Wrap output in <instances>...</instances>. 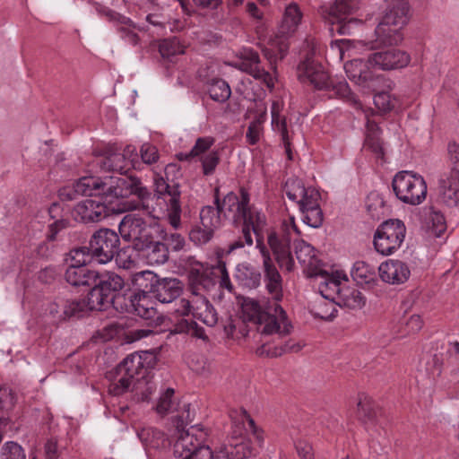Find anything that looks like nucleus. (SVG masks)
<instances>
[{"label":"nucleus","instance_id":"64","mask_svg":"<svg viewBox=\"0 0 459 459\" xmlns=\"http://www.w3.org/2000/svg\"><path fill=\"white\" fill-rule=\"evenodd\" d=\"M447 152L452 163L451 169H457L459 170V144L455 142L449 143Z\"/></svg>","mask_w":459,"mask_h":459},{"label":"nucleus","instance_id":"9","mask_svg":"<svg viewBox=\"0 0 459 459\" xmlns=\"http://www.w3.org/2000/svg\"><path fill=\"white\" fill-rule=\"evenodd\" d=\"M392 186L396 197L404 204L419 205L426 199V181L422 176L412 171L396 173Z\"/></svg>","mask_w":459,"mask_h":459},{"label":"nucleus","instance_id":"52","mask_svg":"<svg viewBox=\"0 0 459 459\" xmlns=\"http://www.w3.org/2000/svg\"><path fill=\"white\" fill-rule=\"evenodd\" d=\"M214 232L203 227L201 224L195 226L189 232V238L195 245L202 246L208 243Z\"/></svg>","mask_w":459,"mask_h":459},{"label":"nucleus","instance_id":"4","mask_svg":"<svg viewBox=\"0 0 459 459\" xmlns=\"http://www.w3.org/2000/svg\"><path fill=\"white\" fill-rule=\"evenodd\" d=\"M148 353H132L127 355L107 377L110 380L109 394L118 396L129 391L132 383L148 376L149 366L146 364Z\"/></svg>","mask_w":459,"mask_h":459},{"label":"nucleus","instance_id":"3","mask_svg":"<svg viewBox=\"0 0 459 459\" xmlns=\"http://www.w3.org/2000/svg\"><path fill=\"white\" fill-rule=\"evenodd\" d=\"M240 221H242V235L247 246L253 245L251 230L254 232L256 238V246L263 256L264 273H266V276L271 281V288L277 287L280 273L271 257L270 251L264 243V230L267 224L265 214L248 203L244 212H242L239 218Z\"/></svg>","mask_w":459,"mask_h":459},{"label":"nucleus","instance_id":"16","mask_svg":"<svg viewBox=\"0 0 459 459\" xmlns=\"http://www.w3.org/2000/svg\"><path fill=\"white\" fill-rule=\"evenodd\" d=\"M239 195L240 196H238L235 193L230 192L223 197L222 201H221L219 198V189H215L214 203L219 212L234 223L239 222L242 212H244L246 205L250 202V195L247 190L241 187Z\"/></svg>","mask_w":459,"mask_h":459},{"label":"nucleus","instance_id":"34","mask_svg":"<svg viewBox=\"0 0 459 459\" xmlns=\"http://www.w3.org/2000/svg\"><path fill=\"white\" fill-rule=\"evenodd\" d=\"M302 13L297 4H290L286 8L281 24L279 29L281 36L284 37L294 32L299 24Z\"/></svg>","mask_w":459,"mask_h":459},{"label":"nucleus","instance_id":"49","mask_svg":"<svg viewBox=\"0 0 459 459\" xmlns=\"http://www.w3.org/2000/svg\"><path fill=\"white\" fill-rule=\"evenodd\" d=\"M141 441L150 447H159L160 442L164 440V435L160 431L154 429H143L138 432Z\"/></svg>","mask_w":459,"mask_h":459},{"label":"nucleus","instance_id":"20","mask_svg":"<svg viewBox=\"0 0 459 459\" xmlns=\"http://www.w3.org/2000/svg\"><path fill=\"white\" fill-rule=\"evenodd\" d=\"M378 272L382 281L390 284H402L411 275L407 264L395 259H389L382 263L378 267Z\"/></svg>","mask_w":459,"mask_h":459},{"label":"nucleus","instance_id":"51","mask_svg":"<svg viewBox=\"0 0 459 459\" xmlns=\"http://www.w3.org/2000/svg\"><path fill=\"white\" fill-rule=\"evenodd\" d=\"M330 24V31L332 33L337 32L339 35H351L354 29L361 24L359 20L354 18H348L339 22H332Z\"/></svg>","mask_w":459,"mask_h":459},{"label":"nucleus","instance_id":"28","mask_svg":"<svg viewBox=\"0 0 459 459\" xmlns=\"http://www.w3.org/2000/svg\"><path fill=\"white\" fill-rule=\"evenodd\" d=\"M165 239H167V237L165 238H157L151 245H147V247L139 251L148 264H162L168 261L169 248L163 242Z\"/></svg>","mask_w":459,"mask_h":459},{"label":"nucleus","instance_id":"48","mask_svg":"<svg viewBox=\"0 0 459 459\" xmlns=\"http://www.w3.org/2000/svg\"><path fill=\"white\" fill-rule=\"evenodd\" d=\"M94 259L92 252L90 250V245L88 247H80L72 249L68 254L66 261H70L68 265L74 266H86V264Z\"/></svg>","mask_w":459,"mask_h":459},{"label":"nucleus","instance_id":"36","mask_svg":"<svg viewBox=\"0 0 459 459\" xmlns=\"http://www.w3.org/2000/svg\"><path fill=\"white\" fill-rule=\"evenodd\" d=\"M265 342L261 345L256 350V353L260 356H268V357H280L287 352H299L303 347L304 343L299 342H296L294 340H288L284 342L283 345L274 346L271 348L267 345L268 341H264Z\"/></svg>","mask_w":459,"mask_h":459},{"label":"nucleus","instance_id":"5","mask_svg":"<svg viewBox=\"0 0 459 459\" xmlns=\"http://www.w3.org/2000/svg\"><path fill=\"white\" fill-rule=\"evenodd\" d=\"M118 230L121 238L132 242L138 251L157 238H166V231L159 222L144 220L136 214H126L120 221Z\"/></svg>","mask_w":459,"mask_h":459},{"label":"nucleus","instance_id":"63","mask_svg":"<svg viewBox=\"0 0 459 459\" xmlns=\"http://www.w3.org/2000/svg\"><path fill=\"white\" fill-rule=\"evenodd\" d=\"M404 326L406 333H416L422 328L423 321L419 315H412L405 321Z\"/></svg>","mask_w":459,"mask_h":459},{"label":"nucleus","instance_id":"24","mask_svg":"<svg viewBox=\"0 0 459 459\" xmlns=\"http://www.w3.org/2000/svg\"><path fill=\"white\" fill-rule=\"evenodd\" d=\"M358 9L356 0H336L329 6L321 7V14L328 22H339L348 19Z\"/></svg>","mask_w":459,"mask_h":459},{"label":"nucleus","instance_id":"10","mask_svg":"<svg viewBox=\"0 0 459 459\" xmlns=\"http://www.w3.org/2000/svg\"><path fill=\"white\" fill-rule=\"evenodd\" d=\"M207 433L199 426H191L185 430L177 424L176 441L173 446V455L178 459H195L201 450L210 448L204 445Z\"/></svg>","mask_w":459,"mask_h":459},{"label":"nucleus","instance_id":"8","mask_svg":"<svg viewBox=\"0 0 459 459\" xmlns=\"http://www.w3.org/2000/svg\"><path fill=\"white\" fill-rule=\"evenodd\" d=\"M134 283L143 292L153 295L161 303H171L182 293V283L176 278H159L151 271H143L134 275Z\"/></svg>","mask_w":459,"mask_h":459},{"label":"nucleus","instance_id":"31","mask_svg":"<svg viewBox=\"0 0 459 459\" xmlns=\"http://www.w3.org/2000/svg\"><path fill=\"white\" fill-rule=\"evenodd\" d=\"M409 6L406 2L394 4L383 16L380 22L400 30L408 22Z\"/></svg>","mask_w":459,"mask_h":459},{"label":"nucleus","instance_id":"39","mask_svg":"<svg viewBox=\"0 0 459 459\" xmlns=\"http://www.w3.org/2000/svg\"><path fill=\"white\" fill-rule=\"evenodd\" d=\"M211 273L219 285L221 290H226L228 293H234V285L230 281L229 272L226 267V263L219 259L216 265L211 268Z\"/></svg>","mask_w":459,"mask_h":459},{"label":"nucleus","instance_id":"58","mask_svg":"<svg viewBox=\"0 0 459 459\" xmlns=\"http://www.w3.org/2000/svg\"><path fill=\"white\" fill-rule=\"evenodd\" d=\"M174 394V389L168 388L165 393L160 397L156 410L159 413H167L172 406V396Z\"/></svg>","mask_w":459,"mask_h":459},{"label":"nucleus","instance_id":"6","mask_svg":"<svg viewBox=\"0 0 459 459\" xmlns=\"http://www.w3.org/2000/svg\"><path fill=\"white\" fill-rule=\"evenodd\" d=\"M293 236H300L293 216L284 220L279 229H271L267 233V245L281 270L292 272L295 268L290 250Z\"/></svg>","mask_w":459,"mask_h":459},{"label":"nucleus","instance_id":"12","mask_svg":"<svg viewBox=\"0 0 459 459\" xmlns=\"http://www.w3.org/2000/svg\"><path fill=\"white\" fill-rule=\"evenodd\" d=\"M406 228L400 220H388L383 222L374 235V246L376 250L389 255L399 249L404 241Z\"/></svg>","mask_w":459,"mask_h":459},{"label":"nucleus","instance_id":"14","mask_svg":"<svg viewBox=\"0 0 459 459\" xmlns=\"http://www.w3.org/2000/svg\"><path fill=\"white\" fill-rule=\"evenodd\" d=\"M178 305V307L175 310L181 316L192 314L195 318L211 327L218 322L216 310L210 301L204 297H199L194 301L181 299Z\"/></svg>","mask_w":459,"mask_h":459},{"label":"nucleus","instance_id":"57","mask_svg":"<svg viewBox=\"0 0 459 459\" xmlns=\"http://www.w3.org/2000/svg\"><path fill=\"white\" fill-rule=\"evenodd\" d=\"M220 162L219 153L211 152L202 159L203 171L205 176L212 175Z\"/></svg>","mask_w":459,"mask_h":459},{"label":"nucleus","instance_id":"41","mask_svg":"<svg viewBox=\"0 0 459 459\" xmlns=\"http://www.w3.org/2000/svg\"><path fill=\"white\" fill-rule=\"evenodd\" d=\"M186 45L177 37L161 40L159 44V51L163 58L171 60L178 55L185 54Z\"/></svg>","mask_w":459,"mask_h":459},{"label":"nucleus","instance_id":"42","mask_svg":"<svg viewBox=\"0 0 459 459\" xmlns=\"http://www.w3.org/2000/svg\"><path fill=\"white\" fill-rule=\"evenodd\" d=\"M155 389V384L147 376L144 378L135 380L132 383L129 391L134 393V398L137 402L149 401L150 395Z\"/></svg>","mask_w":459,"mask_h":459},{"label":"nucleus","instance_id":"2","mask_svg":"<svg viewBox=\"0 0 459 459\" xmlns=\"http://www.w3.org/2000/svg\"><path fill=\"white\" fill-rule=\"evenodd\" d=\"M74 195L100 196L104 203L112 204L119 199L135 195L143 203L152 197V193L140 178L133 176L82 177L73 185Z\"/></svg>","mask_w":459,"mask_h":459},{"label":"nucleus","instance_id":"23","mask_svg":"<svg viewBox=\"0 0 459 459\" xmlns=\"http://www.w3.org/2000/svg\"><path fill=\"white\" fill-rule=\"evenodd\" d=\"M438 198L445 205L455 207L459 203V170L451 169L446 178L439 181Z\"/></svg>","mask_w":459,"mask_h":459},{"label":"nucleus","instance_id":"19","mask_svg":"<svg viewBox=\"0 0 459 459\" xmlns=\"http://www.w3.org/2000/svg\"><path fill=\"white\" fill-rule=\"evenodd\" d=\"M296 258L310 276L322 275L321 261L316 255L315 248L303 240H294Z\"/></svg>","mask_w":459,"mask_h":459},{"label":"nucleus","instance_id":"32","mask_svg":"<svg viewBox=\"0 0 459 459\" xmlns=\"http://www.w3.org/2000/svg\"><path fill=\"white\" fill-rule=\"evenodd\" d=\"M289 49V43L285 37L279 36L269 43L268 47L263 49L264 57L269 61L271 68L275 70L276 63L281 60Z\"/></svg>","mask_w":459,"mask_h":459},{"label":"nucleus","instance_id":"18","mask_svg":"<svg viewBox=\"0 0 459 459\" xmlns=\"http://www.w3.org/2000/svg\"><path fill=\"white\" fill-rule=\"evenodd\" d=\"M410 61L409 54L398 48L375 52L368 56L370 66L383 71L403 68L409 65Z\"/></svg>","mask_w":459,"mask_h":459},{"label":"nucleus","instance_id":"27","mask_svg":"<svg viewBox=\"0 0 459 459\" xmlns=\"http://www.w3.org/2000/svg\"><path fill=\"white\" fill-rule=\"evenodd\" d=\"M98 272L86 266L68 265L65 272V279L72 286H91L97 281Z\"/></svg>","mask_w":459,"mask_h":459},{"label":"nucleus","instance_id":"56","mask_svg":"<svg viewBox=\"0 0 459 459\" xmlns=\"http://www.w3.org/2000/svg\"><path fill=\"white\" fill-rule=\"evenodd\" d=\"M140 154L142 160L146 164L156 163L160 158L157 147L149 143H145L141 146Z\"/></svg>","mask_w":459,"mask_h":459},{"label":"nucleus","instance_id":"11","mask_svg":"<svg viewBox=\"0 0 459 459\" xmlns=\"http://www.w3.org/2000/svg\"><path fill=\"white\" fill-rule=\"evenodd\" d=\"M154 197L157 205L165 206L170 224L178 228L180 224L181 204L178 184L169 185L161 176L154 177Z\"/></svg>","mask_w":459,"mask_h":459},{"label":"nucleus","instance_id":"30","mask_svg":"<svg viewBox=\"0 0 459 459\" xmlns=\"http://www.w3.org/2000/svg\"><path fill=\"white\" fill-rule=\"evenodd\" d=\"M146 293L143 291V293L134 294L131 298L130 301L133 311L143 319L154 320L157 317V320H159L160 317L157 316L158 313L153 306V302Z\"/></svg>","mask_w":459,"mask_h":459},{"label":"nucleus","instance_id":"25","mask_svg":"<svg viewBox=\"0 0 459 459\" xmlns=\"http://www.w3.org/2000/svg\"><path fill=\"white\" fill-rule=\"evenodd\" d=\"M402 40L403 35L398 28L379 22L375 30V39L369 44L370 48L377 49L384 47L396 46Z\"/></svg>","mask_w":459,"mask_h":459},{"label":"nucleus","instance_id":"35","mask_svg":"<svg viewBox=\"0 0 459 459\" xmlns=\"http://www.w3.org/2000/svg\"><path fill=\"white\" fill-rule=\"evenodd\" d=\"M63 315L65 320L82 317L88 311L96 310L90 304V296L83 299L62 300Z\"/></svg>","mask_w":459,"mask_h":459},{"label":"nucleus","instance_id":"60","mask_svg":"<svg viewBox=\"0 0 459 459\" xmlns=\"http://www.w3.org/2000/svg\"><path fill=\"white\" fill-rule=\"evenodd\" d=\"M15 404L14 394L11 391L0 390V411H9ZM3 415H0V420Z\"/></svg>","mask_w":459,"mask_h":459},{"label":"nucleus","instance_id":"45","mask_svg":"<svg viewBox=\"0 0 459 459\" xmlns=\"http://www.w3.org/2000/svg\"><path fill=\"white\" fill-rule=\"evenodd\" d=\"M351 276L359 284H368L374 281L376 271L364 261H357L352 267Z\"/></svg>","mask_w":459,"mask_h":459},{"label":"nucleus","instance_id":"37","mask_svg":"<svg viewBox=\"0 0 459 459\" xmlns=\"http://www.w3.org/2000/svg\"><path fill=\"white\" fill-rule=\"evenodd\" d=\"M235 277L241 285L248 289H255L261 281V273L246 264L237 266Z\"/></svg>","mask_w":459,"mask_h":459},{"label":"nucleus","instance_id":"1","mask_svg":"<svg viewBox=\"0 0 459 459\" xmlns=\"http://www.w3.org/2000/svg\"><path fill=\"white\" fill-rule=\"evenodd\" d=\"M266 289L272 295V300H263L261 303L254 300H246L242 306L245 319L259 325L258 332L265 339L272 337V341L281 340L290 334L293 325L286 311L279 304L282 298L281 276L280 275L277 287L271 288V281L264 273Z\"/></svg>","mask_w":459,"mask_h":459},{"label":"nucleus","instance_id":"47","mask_svg":"<svg viewBox=\"0 0 459 459\" xmlns=\"http://www.w3.org/2000/svg\"><path fill=\"white\" fill-rule=\"evenodd\" d=\"M307 190V188L305 187L303 182L297 178H288L283 187L287 197L296 203L306 195Z\"/></svg>","mask_w":459,"mask_h":459},{"label":"nucleus","instance_id":"17","mask_svg":"<svg viewBox=\"0 0 459 459\" xmlns=\"http://www.w3.org/2000/svg\"><path fill=\"white\" fill-rule=\"evenodd\" d=\"M297 75L303 83H308L316 90H326L331 87L328 73L323 65L312 57L307 56L298 65Z\"/></svg>","mask_w":459,"mask_h":459},{"label":"nucleus","instance_id":"50","mask_svg":"<svg viewBox=\"0 0 459 459\" xmlns=\"http://www.w3.org/2000/svg\"><path fill=\"white\" fill-rule=\"evenodd\" d=\"M0 459H26V455L19 444L9 441L3 445Z\"/></svg>","mask_w":459,"mask_h":459},{"label":"nucleus","instance_id":"15","mask_svg":"<svg viewBox=\"0 0 459 459\" xmlns=\"http://www.w3.org/2000/svg\"><path fill=\"white\" fill-rule=\"evenodd\" d=\"M234 65L238 69L252 75L255 80L261 81L269 89H273L274 79L273 75L261 67L259 55L252 48L240 50Z\"/></svg>","mask_w":459,"mask_h":459},{"label":"nucleus","instance_id":"40","mask_svg":"<svg viewBox=\"0 0 459 459\" xmlns=\"http://www.w3.org/2000/svg\"><path fill=\"white\" fill-rule=\"evenodd\" d=\"M357 417L363 423L373 422L377 417V409L374 401L364 394L359 395L357 404Z\"/></svg>","mask_w":459,"mask_h":459},{"label":"nucleus","instance_id":"44","mask_svg":"<svg viewBox=\"0 0 459 459\" xmlns=\"http://www.w3.org/2000/svg\"><path fill=\"white\" fill-rule=\"evenodd\" d=\"M426 222L429 231L437 238L440 237L446 230L444 214L432 207L429 209Z\"/></svg>","mask_w":459,"mask_h":459},{"label":"nucleus","instance_id":"13","mask_svg":"<svg viewBox=\"0 0 459 459\" xmlns=\"http://www.w3.org/2000/svg\"><path fill=\"white\" fill-rule=\"evenodd\" d=\"M89 245L94 259L100 264H107L117 254L120 239L114 230L100 229L91 236Z\"/></svg>","mask_w":459,"mask_h":459},{"label":"nucleus","instance_id":"62","mask_svg":"<svg viewBox=\"0 0 459 459\" xmlns=\"http://www.w3.org/2000/svg\"><path fill=\"white\" fill-rule=\"evenodd\" d=\"M352 41L350 39H338L333 41L330 45L332 54L338 56L340 59L343 58L344 52L349 50Z\"/></svg>","mask_w":459,"mask_h":459},{"label":"nucleus","instance_id":"46","mask_svg":"<svg viewBox=\"0 0 459 459\" xmlns=\"http://www.w3.org/2000/svg\"><path fill=\"white\" fill-rule=\"evenodd\" d=\"M200 224L214 232V230L221 225L219 209L212 206L204 207L200 212Z\"/></svg>","mask_w":459,"mask_h":459},{"label":"nucleus","instance_id":"33","mask_svg":"<svg viewBox=\"0 0 459 459\" xmlns=\"http://www.w3.org/2000/svg\"><path fill=\"white\" fill-rule=\"evenodd\" d=\"M332 285L334 289H338V281H331L330 282H325L324 285L320 286L319 291L325 300H321L320 304L316 307V311L315 312L316 316L320 317L322 319H332L334 316L333 311L334 310L333 297L328 293V286Z\"/></svg>","mask_w":459,"mask_h":459},{"label":"nucleus","instance_id":"38","mask_svg":"<svg viewBox=\"0 0 459 459\" xmlns=\"http://www.w3.org/2000/svg\"><path fill=\"white\" fill-rule=\"evenodd\" d=\"M253 455L250 441L245 437L230 441L226 446V455L229 459H247Z\"/></svg>","mask_w":459,"mask_h":459},{"label":"nucleus","instance_id":"29","mask_svg":"<svg viewBox=\"0 0 459 459\" xmlns=\"http://www.w3.org/2000/svg\"><path fill=\"white\" fill-rule=\"evenodd\" d=\"M368 59H353L344 65L345 73L348 78L357 84H362L373 80L372 72L369 70Z\"/></svg>","mask_w":459,"mask_h":459},{"label":"nucleus","instance_id":"7","mask_svg":"<svg viewBox=\"0 0 459 459\" xmlns=\"http://www.w3.org/2000/svg\"><path fill=\"white\" fill-rule=\"evenodd\" d=\"M92 289L88 293L90 304L98 311L106 310L110 307L117 309L116 299L121 297V291L125 287L124 279L116 273H98V278L93 283Z\"/></svg>","mask_w":459,"mask_h":459},{"label":"nucleus","instance_id":"55","mask_svg":"<svg viewBox=\"0 0 459 459\" xmlns=\"http://www.w3.org/2000/svg\"><path fill=\"white\" fill-rule=\"evenodd\" d=\"M213 143L214 139L212 137L207 136L198 138L191 151L186 152V159L199 156L200 154L209 150Z\"/></svg>","mask_w":459,"mask_h":459},{"label":"nucleus","instance_id":"21","mask_svg":"<svg viewBox=\"0 0 459 459\" xmlns=\"http://www.w3.org/2000/svg\"><path fill=\"white\" fill-rule=\"evenodd\" d=\"M135 148L127 146L124 152H113L104 156L100 160V167L105 172H117L126 174L133 167L132 160L127 158V155L133 154Z\"/></svg>","mask_w":459,"mask_h":459},{"label":"nucleus","instance_id":"53","mask_svg":"<svg viewBox=\"0 0 459 459\" xmlns=\"http://www.w3.org/2000/svg\"><path fill=\"white\" fill-rule=\"evenodd\" d=\"M319 196L320 195L316 190L307 188L306 195L301 197L298 202L300 212L307 211V208L308 210L320 207L318 203Z\"/></svg>","mask_w":459,"mask_h":459},{"label":"nucleus","instance_id":"22","mask_svg":"<svg viewBox=\"0 0 459 459\" xmlns=\"http://www.w3.org/2000/svg\"><path fill=\"white\" fill-rule=\"evenodd\" d=\"M106 204L107 203L97 202L92 199H86L80 202L74 210L75 219L85 223L100 221L106 216Z\"/></svg>","mask_w":459,"mask_h":459},{"label":"nucleus","instance_id":"61","mask_svg":"<svg viewBox=\"0 0 459 459\" xmlns=\"http://www.w3.org/2000/svg\"><path fill=\"white\" fill-rule=\"evenodd\" d=\"M374 103L376 107L384 112L389 111L394 108L391 97L386 92H380L374 96Z\"/></svg>","mask_w":459,"mask_h":459},{"label":"nucleus","instance_id":"59","mask_svg":"<svg viewBox=\"0 0 459 459\" xmlns=\"http://www.w3.org/2000/svg\"><path fill=\"white\" fill-rule=\"evenodd\" d=\"M273 130L279 132L281 135V140L283 142L284 147L286 149V152L289 156V159H291V152H290V143L289 138V133L287 128V121L286 118H281L280 122H277L275 125V127H273Z\"/></svg>","mask_w":459,"mask_h":459},{"label":"nucleus","instance_id":"54","mask_svg":"<svg viewBox=\"0 0 459 459\" xmlns=\"http://www.w3.org/2000/svg\"><path fill=\"white\" fill-rule=\"evenodd\" d=\"M301 212L303 214V221L309 227L318 228L322 225L324 214L320 207L307 209V211Z\"/></svg>","mask_w":459,"mask_h":459},{"label":"nucleus","instance_id":"43","mask_svg":"<svg viewBox=\"0 0 459 459\" xmlns=\"http://www.w3.org/2000/svg\"><path fill=\"white\" fill-rule=\"evenodd\" d=\"M208 93L212 100L225 102L230 99L231 90L224 80L214 78L208 82Z\"/></svg>","mask_w":459,"mask_h":459},{"label":"nucleus","instance_id":"26","mask_svg":"<svg viewBox=\"0 0 459 459\" xmlns=\"http://www.w3.org/2000/svg\"><path fill=\"white\" fill-rule=\"evenodd\" d=\"M211 272L202 264L192 266L188 272V281L194 294L198 295L201 290H209L215 285Z\"/></svg>","mask_w":459,"mask_h":459}]
</instances>
